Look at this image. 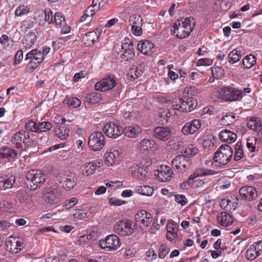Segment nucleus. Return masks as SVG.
<instances>
[{
	"label": "nucleus",
	"mask_w": 262,
	"mask_h": 262,
	"mask_svg": "<svg viewBox=\"0 0 262 262\" xmlns=\"http://www.w3.org/2000/svg\"><path fill=\"white\" fill-rule=\"evenodd\" d=\"M198 152L199 149L193 145H188L182 152V155L177 156L173 159L172 166L180 172L186 171L191 166V157L194 156Z\"/></svg>",
	"instance_id": "obj_1"
},
{
	"label": "nucleus",
	"mask_w": 262,
	"mask_h": 262,
	"mask_svg": "<svg viewBox=\"0 0 262 262\" xmlns=\"http://www.w3.org/2000/svg\"><path fill=\"white\" fill-rule=\"evenodd\" d=\"M233 150L230 146L223 144L215 152L212 164L215 167H222L227 164L231 160Z\"/></svg>",
	"instance_id": "obj_2"
},
{
	"label": "nucleus",
	"mask_w": 262,
	"mask_h": 262,
	"mask_svg": "<svg viewBox=\"0 0 262 262\" xmlns=\"http://www.w3.org/2000/svg\"><path fill=\"white\" fill-rule=\"evenodd\" d=\"M27 187L30 190H36L42 186L46 182L47 176L40 170H32L26 175Z\"/></svg>",
	"instance_id": "obj_3"
},
{
	"label": "nucleus",
	"mask_w": 262,
	"mask_h": 262,
	"mask_svg": "<svg viewBox=\"0 0 262 262\" xmlns=\"http://www.w3.org/2000/svg\"><path fill=\"white\" fill-rule=\"evenodd\" d=\"M42 194L44 201L51 204L58 203L63 198L61 189L59 188L57 183L46 187Z\"/></svg>",
	"instance_id": "obj_4"
},
{
	"label": "nucleus",
	"mask_w": 262,
	"mask_h": 262,
	"mask_svg": "<svg viewBox=\"0 0 262 262\" xmlns=\"http://www.w3.org/2000/svg\"><path fill=\"white\" fill-rule=\"evenodd\" d=\"M29 138V133L21 130L16 133L12 136L11 142L16 148L21 150H25L31 145V142L28 140Z\"/></svg>",
	"instance_id": "obj_5"
},
{
	"label": "nucleus",
	"mask_w": 262,
	"mask_h": 262,
	"mask_svg": "<svg viewBox=\"0 0 262 262\" xmlns=\"http://www.w3.org/2000/svg\"><path fill=\"white\" fill-rule=\"evenodd\" d=\"M88 144L93 150L99 151L105 145V137L101 132H93L89 136Z\"/></svg>",
	"instance_id": "obj_6"
},
{
	"label": "nucleus",
	"mask_w": 262,
	"mask_h": 262,
	"mask_svg": "<svg viewBox=\"0 0 262 262\" xmlns=\"http://www.w3.org/2000/svg\"><path fill=\"white\" fill-rule=\"evenodd\" d=\"M219 95L226 101L239 100L242 98V92L230 86L222 88Z\"/></svg>",
	"instance_id": "obj_7"
},
{
	"label": "nucleus",
	"mask_w": 262,
	"mask_h": 262,
	"mask_svg": "<svg viewBox=\"0 0 262 262\" xmlns=\"http://www.w3.org/2000/svg\"><path fill=\"white\" fill-rule=\"evenodd\" d=\"M114 232L120 236H125L132 234L134 229L129 221L121 220L117 222L114 226Z\"/></svg>",
	"instance_id": "obj_8"
},
{
	"label": "nucleus",
	"mask_w": 262,
	"mask_h": 262,
	"mask_svg": "<svg viewBox=\"0 0 262 262\" xmlns=\"http://www.w3.org/2000/svg\"><path fill=\"white\" fill-rule=\"evenodd\" d=\"M136 224L142 230H145L150 226L152 221V215L145 210L138 211L135 215Z\"/></svg>",
	"instance_id": "obj_9"
},
{
	"label": "nucleus",
	"mask_w": 262,
	"mask_h": 262,
	"mask_svg": "<svg viewBox=\"0 0 262 262\" xmlns=\"http://www.w3.org/2000/svg\"><path fill=\"white\" fill-rule=\"evenodd\" d=\"M103 132L108 137L116 139L123 133L124 130L114 122L108 121L104 125Z\"/></svg>",
	"instance_id": "obj_10"
},
{
	"label": "nucleus",
	"mask_w": 262,
	"mask_h": 262,
	"mask_svg": "<svg viewBox=\"0 0 262 262\" xmlns=\"http://www.w3.org/2000/svg\"><path fill=\"white\" fill-rule=\"evenodd\" d=\"M6 250L12 253H18L24 247L23 241L13 236L9 237L6 241Z\"/></svg>",
	"instance_id": "obj_11"
},
{
	"label": "nucleus",
	"mask_w": 262,
	"mask_h": 262,
	"mask_svg": "<svg viewBox=\"0 0 262 262\" xmlns=\"http://www.w3.org/2000/svg\"><path fill=\"white\" fill-rule=\"evenodd\" d=\"M173 170L172 168L166 165L161 166L155 173L156 179L158 181L165 182L171 180Z\"/></svg>",
	"instance_id": "obj_12"
},
{
	"label": "nucleus",
	"mask_w": 262,
	"mask_h": 262,
	"mask_svg": "<svg viewBox=\"0 0 262 262\" xmlns=\"http://www.w3.org/2000/svg\"><path fill=\"white\" fill-rule=\"evenodd\" d=\"M116 85V82L114 78L110 76L106 77L95 85L96 91L105 92L113 89Z\"/></svg>",
	"instance_id": "obj_13"
},
{
	"label": "nucleus",
	"mask_w": 262,
	"mask_h": 262,
	"mask_svg": "<svg viewBox=\"0 0 262 262\" xmlns=\"http://www.w3.org/2000/svg\"><path fill=\"white\" fill-rule=\"evenodd\" d=\"M155 138L163 141L168 140L171 136V130L167 126H157L154 130Z\"/></svg>",
	"instance_id": "obj_14"
},
{
	"label": "nucleus",
	"mask_w": 262,
	"mask_h": 262,
	"mask_svg": "<svg viewBox=\"0 0 262 262\" xmlns=\"http://www.w3.org/2000/svg\"><path fill=\"white\" fill-rule=\"evenodd\" d=\"M121 161L119 152L115 148H112L105 154V163L106 165L113 166L118 164Z\"/></svg>",
	"instance_id": "obj_15"
},
{
	"label": "nucleus",
	"mask_w": 262,
	"mask_h": 262,
	"mask_svg": "<svg viewBox=\"0 0 262 262\" xmlns=\"http://www.w3.org/2000/svg\"><path fill=\"white\" fill-rule=\"evenodd\" d=\"M180 104H176L173 106V110H177L182 112H190L196 107L195 101L191 97L187 98L186 100L180 99Z\"/></svg>",
	"instance_id": "obj_16"
},
{
	"label": "nucleus",
	"mask_w": 262,
	"mask_h": 262,
	"mask_svg": "<svg viewBox=\"0 0 262 262\" xmlns=\"http://www.w3.org/2000/svg\"><path fill=\"white\" fill-rule=\"evenodd\" d=\"M77 177L76 176L70 172H66L63 174V177L60 183L66 190L73 189L77 184Z\"/></svg>",
	"instance_id": "obj_17"
},
{
	"label": "nucleus",
	"mask_w": 262,
	"mask_h": 262,
	"mask_svg": "<svg viewBox=\"0 0 262 262\" xmlns=\"http://www.w3.org/2000/svg\"><path fill=\"white\" fill-rule=\"evenodd\" d=\"M201 123L198 119H194L185 124L182 129L184 135L193 134L201 128Z\"/></svg>",
	"instance_id": "obj_18"
},
{
	"label": "nucleus",
	"mask_w": 262,
	"mask_h": 262,
	"mask_svg": "<svg viewBox=\"0 0 262 262\" xmlns=\"http://www.w3.org/2000/svg\"><path fill=\"white\" fill-rule=\"evenodd\" d=\"M240 195L245 200L251 201L257 198V193L256 189L250 186L242 187L239 191Z\"/></svg>",
	"instance_id": "obj_19"
},
{
	"label": "nucleus",
	"mask_w": 262,
	"mask_h": 262,
	"mask_svg": "<svg viewBox=\"0 0 262 262\" xmlns=\"http://www.w3.org/2000/svg\"><path fill=\"white\" fill-rule=\"evenodd\" d=\"M0 157L2 159H7L9 162H12L17 158L18 153L15 149L5 146L0 148Z\"/></svg>",
	"instance_id": "obj_20"
},
{
	"label": "nucleus",
	"mask_w": 262,
	"mask_h": 262,
	"mask_svg": "<svg viewBox=\"0 0 262 262\" xmlns=\"http://www.w3.org/2000/svg\"><path fill=\"white\" fill-rule=\"evenodd\" d=\"M137 48L142 54L150 55L154 52V45L147 40L140 41L137 45Z\"/></svg>",
	"instance_id": "obj_21"
},
{
	"label": "nucleus",
	"mask_w": 262,
	"mask_h": 262,
	"mask_svg": "<svg viewBox=\"0 0 262 262\" xmlns=\"http://www.w3.org/2000/svg\"><path fill=\"white\" fill-rule=\"evenodd\" d=\"M15 181L16 178L13 175L0 177V189L6 190L12 188Z\"/></svg>",
	"instance_id": "obj_22"
},
{
	"label": "nucleus",
	"mask_w": 262,
	"mask_h": 262,
	"mask_svg": "<svg viewBox=\"0 0 262 262\" xmlns=\"http://www.w3.org/2000/svg\"><path fill=\"white\" fill-rule=\"evenodd\" d=\"M102 164V162L98 161H94L92 162L85 163L83 166V174L86 176L93 174L95 172L97 168L100 167Z\"/></svg>",
	"instance_id": "obj_23"
},
{
	"label": "nucleus",
	"mask_w": 262,
	"mask_h": 262,
	"mask_svg": "<svg viewBox=\"0 0 262 262\" xmlns=\"http://www.w3.org/2000/svg\"><path fill=\"white\" fill-rule=\"evenodd\" d=\"M177 224L173 221H169L167 225V239L171 242L174 240L178 235Z\"/></svg>",
	"instance_id": "obj_24"
},
{
	"label": "nucleus",
	"mask_w": 262,
	"mask_h": 262,
	"mask_svg": "<svg viewBox=\"0 0 262 262\" xmlns=\"http://www.w3.org/2000/svg\"><path fill=\"white\" fill-rule=\"evenodd\" d=\"M217 173L215 171L210 169L199 168L195 169L194 172L190 175L189 179H195L198 177L213 175Z\"/></svg>",
	"instance_id": "obj_25"
},
{
	"label": "nucleus",
	"mask_w": 262,
	"mask_h": 262,
	"mask_svg": "<svg viewBox=\"0 0 262 262\" xmlns=\"http://www.w3.org/2000/svg\"><path fill=\"white\" fill-rule=\"evenodd\" d=\"M140 148L144 151H155L158 149V145L154 140L143 139L140 142Z\"/></svg>",
	"instance_id": "obj_26"
},
{
	"label": "nucleus",
	"mask_w": 262,
	"mask_h": 262,
	"mask_svg": "<svg viewBox=\"0 0 262 262\" xmlns=\"http://www.w3.org/2000/svg\"><path fill=\"white\" fill-rule=\"evenodd\" d=\"M219 138L224 142L229 143L234 142L237 139V135L235 133L229 130H223L219 134Z\"/></svg>",
	"instance_id": "obj_27"
},
{
	"label": "nucleus",
	"mask_w": 262,
	"mask_h": 262,
	"mask_svg": "<svg viewBox=\"0 0 262 262\" xmlns=\"http://www.w3.org/2000/svg\"><path fill=\"white\" fill-rule=\"evenodd\" d=\"M123 130L125 136L130 138L138 137L142 132L141 127L137 125L126 127Z\"/></svg>",
	"instance_id": "obj_28"
},
{
	"label": "nucleus",
	"mask_w": 262,
	"mask_h": 262,
	"mask_svg": "<svg viewBox=\"0 0 262 262\" xmlns=\"http://www.w3.org/2000/svg\"><path fill=\"white\" fill-rule=\"evenodd\" d=\"M176 21L180 23V25L183 26V27H185V29L186 30V32H189L190 33H191L194 28L195 22L194 19L192 17H188L186 18H182Z\"/></svg>",
	"instance_id": "obj_29"
},
{
	"label": "nucleus",
	"mask_w": 262,
	"mask_h": 262,
	"mask_svg": "<svg viewBox=\"0 0 262 262\" xmlns=\"http://www.w3.org/2000/svg\"><path fill=\"white\" fill-rule=\"evenodd\" d=\"M108 250H116L118 249L120 245L121 242L119 238L115 234H111L107 237Z\"/></svg>",
	"instance_id": "obj_30"
},
{
	"label": "nucleus",
	"mask_w": 262,
	"mask_h": 262,
	"mask_svg": "<svg viewBox=\"0 0 262 262\" xmlns=\"http://www.w3.org/2000/svg\"><path fill=\"white\" fill-rule=\"evenodd\" d=\"M173 28L174 34H176L177 37L179 38H185L190 34L189 32H186V30L185 29V27L180 25V23L176 21L174 24Z\"/></svg>",
	"instance_id": "obj_31"
},
{
	"label": "nucleus",
	"mask_w": 262,
	"mask_h": 262,
	"mask_svg": "<svg viewBox=\"0 0 262 262\" xmlns=\"http://www.w3.org/2000/svg\"><path fill=\"white\" fill-rule=\"evenodd\" d=\"M217 219L218 222L224 226H230L233 222L232 217L226 212H223L218 214Z\"/></svg>",
	"instance_id": "obj_32"
},
{
	"label": "nucleus",
	"mask_w": 262,
	"mask_h": 262,
	"mask_svg": "<svg viewBox=\"0 0 262 262\" xmlns=\"http://www.w3.org/2000/svg\"><path fill=\"white\" fill-rule=\"evenodd\" d=\"M28 59L41 63L44 59L43 54L37 49H34L27 54L26 60Z\"/></svg>",
	"instance_id": "obj_33"
},
{
	"label": "nucleus",
	"mask_w": 262,
	"mask_h": 262,
	"mask_svg": "<svg viewBox=\"0 0 262 262\" xmlns=\"http://www.w3.org/2000/svg\"><path fill=\"white\" fill-rule=\"evenodd\" d=\"M247 126L257 133L262 130V126L260 120L255 117L251 118L248 121Z\"/></svg>",
	"instance_id": "obj_34"
},
{
	"label": "nucleus",
	"mask_w": 262,
	"mask_h": 262,
	"mask_svg": "<svg viewBox=\"0 0 262 262\" xmlns=\"http://www.w3.org/2000/svg\"><path fill=\"white\" fill-rule=\"evenodd\" d=\"M55 132L60 139L66 140L69 136L70 129L65 126H58L55 129Z\"/></svg>",
	"instance_id": "obj_35"
},
{
	"label": "nucleus",
	"mask_w": 262,
	"mask_h": 262,
	"mask_svg": "<svg viewBox=\"0 0 262 262\" xmlns=\"http://www.w3.org/2000/svg\"><path fill=\"white\" fill-rule=\"evenodd\" d=\"M36 39L35 33L31 32L26 35L23 43L26 48H30L34 44Z\"/></svg>",
	"instance_id": "obj_36"
},
{
	"label": "nucleus",
	"mask_w": 262,
	"mask_h": 262,
	"mask_svg": "<svg viewBox=\"0 0 262 262\" xmlns=\"http://www.w3.org/2000/svg\"><path fill=\"white\" fill-rule=\"evenodd\" d=\"M135 176L141 180H146L149 177L148 168L147 167H143L141 165L139 164V166H138Z\"/></svg>",
	"instance_id": "obj_37"
},
{
	"label": "nucleus",
	"mask_w": 262,
	"mask_h": 262,
	"mask_svg": "<svg viewBox=\"0 0 262 262\" xmlns=\"http://www.w3.org/2000/svg\"><path fill=\"white\" fill-rule=\"evenodd\" d=\"M154 189L149 186H139L136 188V192L143 195L150 196L154 193Z\"/></svg>",
	"instance_id": "obj_38"
},
{
	"label": "nucleus",
	"mask_w": 262,
	"mask_h": 262,
	"mask_svg": "<svg viewBox=\"0 0 262 262\" xmlns=\"http://www.w3.org/2000/svg\"><path fill=\"white\" fill-rule=\"evenodd\" d=\"M98 38L96 32L92 31L87 33L83 37V41L86 46L94 43Z\"/></svg>",
	"instance_id": "obj_39"
},
{
	"label": "nucleus",
	"mask_w": 262,
	"mask_h": 262,
	"mask_svg": "<svg viewBox=\"0 0 262 262\" xmlns=\"http://www.w3.org/2000/svg\"><path fill=\"white\" fill-rule=\"evenodd\" d=\"M256 63L255 57L251 54L245 56L242 61V64L244 68L250 69Z\"/></svg>",
	"instance_id": "obj_40"
},
{
	"label": "nucleus",
	"mask_w": 262,
	"mask_h": 262,
	"mask_svg": "<svg viewBox=\"0 0 262 262\" xmlns=\"http://www.w3.org/2000/svg\"><path fill=\"white\" fill-rule=\"evenodd\" d=\"M101 100V94L98 93H92L85 97V101L89 104H96Z\"/></svg>",
	"instance_id": "obj_41"
},
{
	"label": "nucleus",
	"mask_w": 262,
	"mask_h": 262,
	"mask_svg": "<svg viewBox=\"0 0 262 262\" xmlns=\"http://www.w3.org/2000/svg\"><path fill=\"white\" fill-rule=\"evenodd\" d=\"M243 156L244 152L243 145L241 142L238 141L235 145V154L233 157V159L235 161H238L241 160Z\"/></svg>",
	"instance_id": "obj_42"
},
{
	"label": "nucleus",
	"mask_w": 262,
	"mask_h": 262,
	"mask_svg": "<svg viewBox=\"0 0 262 262\" xmlns=\"http://www.w3.org/2000/svg\"><path fill=\"white\" fill-rule=\"evenodd\" d=\"M241 57V52L235 49L233 50L228 55L229 62L233 63L239 60Z\"/></svg>",
	"instance_id": "obj_43"
},
{
	"label": "nucleus",
	"mask_w": 262,
	"mask_h": 262,
	"mask_svg": "<svg viewBox=\"0 0 262 262\" xmlns=\"http://www.w3.org/2000/svg\"><path fill=\"white\" fill-rule=\"evenodd\" d=\"M53 23H55L56 25L59 27H62L66 24L64 16L59 12H57L54 14Z\"/></svg>",
	"instance_id": "obj_44"
},
{
	"label": "nucleus",
	"mask_w": 262,
	"mask_h": 262,
	"mask_svg": "<svg viewBox=\"0 0 262 262\" xmlns=\"http://www.w3.org/2000/svg\"><path fill=\"white\" fill-rule=\"evenodd\" d=\"M255 248L253 246H250V247L247 250L246 253V256L247 259L249 260H253L257 257L259 256L255 251Z\"/></svg>",
	"instance_id": "obj_45"
},
{
	"label": "nucleus",
	"mask_w": 262,
	"mask_h": 262,
	"mask_svg": "<svg viewBox=\"0 0 262 262\" xmlns=\"http://www.w3.org/2000/svg\"><path fill=\"white\" fill-rule=\"evenodd\" d=\"M211 73L213 78L215 79H220L224 76V70L220 67L212 68Z\"/></svg>",
	"instance_id": "obj_46"
},
{
	"label": "nucleus",
	"mask_w": 262,
	"mask_h": 262,
	"mask_svg": "<svg viewBox=\"0 0 262 262\" xmlns=\"http://www.w3.org/2000/svg\"><path fill=\"white\" fill-rule=\"evenodd\" d=\"M235 118L234 115H226L221 119V124L223 125H230L234 122Z\"/></svg>",
	"instance_id": "obj_47"
},
{
	"label": "nucleus",
	"mask_w": 262,
	"mask_h": 262,
	"mask_svg": "<svg viewBox=\"0 0 262 262\" xmlns=\"http://www.w3.org/2000/svg\"><path fill=\"white\" fill-rule=\"evenodd\" d=\"M64 101H67L68 105L72 108H76L81 104V101L76 97L68 98Z\"/></svg>",
	"instance_id": "obj_48"
},
{
	"label": "nucleus",
	"mask_w": 262,
	"mask_h": 262,
	"mask_svg": "<svg viewBox=\"0 0 262 262\" xmlns=\"http://www.w3.org/2000/svg\"><path fill=\"white\" fill-rule=\"evenodd\" d=\"M37 126L38 132H46L47 130H49L53 127L52 124L50 122L47 121L42 122H37Z\"/></svg>",
	"instance_id": "obj_49"
},
{
	"label": "nucleus",
	"mask_w": 262,
	"mask_h": 262,
	"mask_svg": "<svg viewBox=\"0 0 262 262\" xmlns=\"http://www.w3.org/2000/svg\"><path fill=\"white\" fill-rule=\"evenodd\" d=\"M141 68L142 67L141 66L138 67H133L130 69L129 74L131 75V77L134 79L138 78L139 76H141L143 73V71Z\"/></svg>",
	"instance_id": "obj_50"
},
{
	"label": "nucleus",
	"mask_w": 262,
	"mask_h": 262,
	"mask_svg": "<svg viewBox=\"0 0 262 262\" xmlns=\"http://www.w3.org/2000/svg\"><path fill=\"white\" fill-rule=\"evenodd\" d=\"M25 128L26 131H31L32 132H38L37 122L33 121L32 120H29L26 123Z\"/></svg>",
	"instance_id": "obj_51"
},
{
	"label": "nucleus",
	"mask_w": 262,
	"mask_h": 262,
	"mask_svg": "<svg viewBox=\"0 0 262 262\" xmlns=\"http://www.w3.org/2000/svg\"><path fill=\"white\" fill-rule=\"evenodd\" d=\"M129 23L132 26L142 25V19L140 15L134 14L129 17Z\"/></svg>",
	"instance_id": "obj_52"
},
{
	"label": "nucleus",
	"mask_w": 262,
	"mask_h": 262,
	"mask_svg": "<svg viewBox=\"0 0 262 262\" xmlns=\"http://www.w3.org/2000/svg\"><path fill=\"white\" fill-rule=\"evenodd\" d=\"M89 212L82 209H76L73 212V215L75 218L82 219L89 216Z\"/></svg>",
	"instance_id": "obj_53"
},
{
	"label": "nucleus",
	"mask_w": 262,
	"mask_h": 262,
	"mask_svg": "<svg viewBox=\"0 0 262 262\" xmlns=\"http://www.w3.org/2000/svg\"><path fill=\"white\" fill-rule=\"evenodd\" d=\"M29 9L24 5L18 6L15 10V14L17 16H21L28 13Z\"/></svg>",
	"instance_id": "obj_54"
},
{
	"label": "nucleus",
	"mask_w": 262,
	"mask_h": 262,
	"mask_svg": "<svg viewBox=\"0 0 262 262\" xmlns=\"http://www.w3.org/2000/svg\"><path fill=\"white\" fill-rule=\"evenodd\" d=\"M170 250L165 245H162L159 250L158 256L160 258H164L165 256L169 252Z\"/></svg>",
	"instance_id": "obj_55"
},
{
	"label": "nucleus",
	"mask_w": 262,
	"mask_h": 262,
	"mask_svg": "<svg viewBox=\"0 0 262 262\" xmlns=\"http://www.w3.org/2000/svg\"><path fill=\"white\" fill-rule=\"evenodd\" d=\"M134 56V51H124V52L121 54L120 57L124 61H129L133 59Z\"/></svg>",
	"instance_id": "obj_56"
},
{
	"label": "nucleus",
	"mask_w": 262,
	"mask_h": 262,
	"mask_svg": "<svg viewBox=\"0 0 262 262\" xmlns=\"http://www.w3.org/2000/svg\"><path fill=\"white\" fill-rule=\"evenodd\" d=\"M44 12L46 21L48 22L49 24L53 23V12L52 10L49 8L46 9Z\"/></svg>",
	"instance_id": "obj_57"
},
{
	"label": "nucleus",
	"mask_w": 262,
	"mask_h": 262,
	"mask_svg": "<svg viewBox=\"0 0 262 262\" xmlns=\"http://www.w3.org/2000/svg\"><path fill=\"white\" fill-rule=\"evenodd\" d=\"M128 41L122 42L121 47L124 51H134V46L131 41L127 39Z\"/></svg>",
	"instance_id": "obj_58"
},
{
	"label": "nucleus",
	"mask_w": 262,
	"mask_h": 262,
	"mask_svg": "<svg viewBox=\"0 0 262 262\" xmlns=\"http://www.w3.org/2000/svg\"><path fill=\"white\" fill-rule=\"evenodd\" d=\"M194 179H189V177L188 178V179L181 183L180 185V187L181 189L183 190H187L189 189L191 186L193 184L192 183V181Z\"/></svg>",
	"instance_id": "obj_59"
},
{
	"label": "nucleus",
	"mask_w": 262,
	"mask_h": 262,
	"mask_svg": "<svg viewBox=\"0 0 262 262\" xmlns=\"http://www.w3.org/2000/svg\"><path fill=\"white\" fill-rule=\"evenodd\" d=\"M99 7L93 8V6H89L84 11V15L86 17H92L95 14V12L98 10Z\"/></svg>",
	"instance_id": "obj_60"
},
{
	"label": "nucleus",
	"mask_w": 262,
	"mask_h": 262,
	"mask_svg": "<svg viewBox=\"0 0 262 262\" xmlns=\"http://www.w3.org/2000/svg\"><path fill=\"white\" fill-rule=\"evenodd\" d=\"M175 201L179 204H180L182 206H184L187 202V200L185 195L183 194H177L175 195Z\"/></svg>",
	"instance_id": "obj_61"
},
{
	"label": "nucleus",
	"mask_w": 262,
	"mask_h": 262,
	"mask_svg": "<svg viewBox=\"0 0 262 262\" xmlns=\"http://www.w3.org/2000/svg\"><path fill=\"white\" fill-rule=\"evenodd\" d=\"M23 59V52L22 50H18L15 55L14 64L15 66L20 63Z\"/></svg>",
	"instance_id": "obj_62"
},
{
	"label": "nucleus",
	"mask_w": 262,
	"mask_h": 262,
	"mask_svg": "<svg viewBox=\"0 0 262 262\" xmlns=\"http://www.w3.org/2000/svg\"><path fill=\"white\" fill-rule=\"evenodd\" d=\"M197 93V90L194 86L186 87L184 90V94H187L189 97L190 96H195Z\"/></svg>",
	"instance_id": "obj_63"
},
{
	"label": "nucleus",
	"mask_w": 262,
	"mask_h": 262,
	"mask_svg": "<svg viewBox=\"0 0 262 262\" xmlns=\"http://www.w3.org/2000/svg\"><path fill=\"white\" fill-rule=\"evenodd\" d=\"M251 246H253L255 248V251L259 255L262 254V241L254 243Z\"/></svg>",
	"instance_id": "obj_64"
}]
</instances>
